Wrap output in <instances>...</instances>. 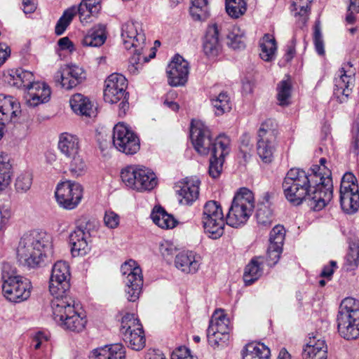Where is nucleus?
<instances>
[{
  "instance_id": "nucleus-51",
  "label": "nucleus",
  "mask_w": 359,
  "mask_h": 359,
  "mask_svg": "<svg viewBox=\"0 0 359 359\" xmlns=\"http://www.w3.org/2000/svg\"><path fill=\"white\" fill-rule=\"evenodd\" d=\"M225 156H219V154L211 155L209 165V174L213 178L218 177L222 170V165L224 161Z\"/></svg>"
},
{
  "instance_id": "nucleus-23",
  "label": "nucleus",
  "mask_w": 359,
  "mask_h": 359,
  "mask_svg": "<svg viewBox=\"0 0 359 359\" xmlns=\"http://www.w3.org/2000/svg\"><path fill=\"white\" fill-rule=\"evenodd\" d=\"M175 263L182 272L195 273L199 269L201 257L193 251L182 252L176 256Z\"/></svg>"
},
{
  "instance_id": "nucleus-39",
  "label": "nucleus",
  "mask_w": 359,
  "mask_h": 359,
  "mask_svg": "<svg viewBox=\"0 0 359 359\" xmlns=\"http://www.w3.org/2000/svg\"><path fill=\"white\" fill-rule=\"evenodd\" d=\"M210 100L217 116H221L231 109L230 97L226 92H221L218 95L212 97Z\"/></svg>"
},
{
  "instance_id": "nucleus-15",
  "label": "nucleus",
  "mask_w": 359,
  "mask_h": 359,
  "mask_svg": "<svg viewBox=\"0 0 359 359\" xmlns=\"http://www.w3.org/2000/svg\"><path fill=\"white\" fill-rule=\"evenodd\" d=\"M30 281L24 277L2 283V292L9 302L20 303L27 300L31 294Z\"/></svg>"
},
{
  "instance_id": "nucleus-33",
  "label": "nucleus",
  "mask_w": 359,
  "mask_h": 359,
  "mask_svg": "<svg viewBox=\"0 0 359 359\" xmlns=\"http://www.w3.org/2000/svg\"><path fill=\"white\" fill-rule=\"evenodd\" d=\"M137 176L140 179L136 183L137 191H144L153 189L157 184V180L155 173L150 169L144 166H140Z\"/></svg>"
},
{
  "instance_id": "nucleus-29",
  "label": "nucleus",
  "mask_w": 359,
  "mask_h": 359,
  "mask_svg": "<svg viewBox=\"0 0 359 359\" xmlns=\"http://www.w3.org/2000/svg\"><path fill=\"white\" fill-rule=\"evenodd\" d=\"M60 152L67 158L79 153V138L68 133H62L58 142Z\"/></svg>"
},
{
  "instance_id": "nucleus-47",
  "label": "nucleus",
  "mask_w": 359,
  "mask_h": 359,
  "mask_svg": "<svg viewBox=\"0 0 359 359\" xmlns=\"http://www.w3.org/2000/svg\"><path fill=\"white\" fill-rule=\"evenodd\" d=\"M225 7L229 16L238 18L246 11V2L245 0H225Z\"/></svg>"
},
{
  "instance_id": "nucleus-20",
  "label": "nucleus",
  "mask_w": 359,
  "mask_h": 359,
  "mask_svg": "<svg viewBox=\"0 0 359 359\" xmlns=\"http://www.w3.org/2000/svg\"><path fill=\"white\" fill-rule=\"evenodd\" d=\"M20 112V104L15 98L0 94V124L15 122Z\"/></svg>"
},
{
  "instance_id": "nucleus-48",
  "label": "nucleus",
  "mask_w": 359,
  "mask_h": 359,
  "mask_svg": "<svg viewBox=\"0 0 359 359\" xmlns=\"http://www.w3.org/2000/svg\"><path fill=\"white\" fill-rule=\"evenodd\" d=\"M140 328H142V326L140 324V320L135 318L133 314L126 313L122 317L121 327V333L122 336H125V334L128 332H131L135 330H140Z\"/></svg>"
},
{
  "instance_id": "nucleus-59",
  "label": "nucleus",
  "mask_w": 359,
  "mask_h": 359,
  "mask_svg": "<svg viewBox=\"0 0 359 359\" xmlns=\"http://www.w3.org/2000/svg\"><path fill=\"white\" fill-rule=\"evenodd\" d=\"M11 176V165L4 157L0 156V177L2 181L10 184Z\"/></svg>"
},
{
  "instance_id": "nucleus-28",
  "label": "nucleus",
  "mask_w": 359,
  "mask_h": 359,
  "mask_svg": "<svg viewBox=\"0 0 359 359\" xmlns=\"http://www.w3.org/2000/svg\"><path fill=\"white\" fill-rule=\"evenodd\" d=\"M5 81L11 86L27 89L34 81V74L29 71L18 69L6 75Z\"/></svg>"
},
{
  "instance_id": "nucleus-37",
  "label": "nucleus",
  "mask_w": 359,
  "mask_h": 359,
  "mask_svg": "<svg viewBox=\"0 0 359 359\" xmlns=\"http://www.w3.org/2000/svg\"><path fill=\"white\" fill-rule=\"evenodd\" d=\"M270 350L263 344L250 343L245 346L243 359H269Z\"/></svg>"
},
{
  "instance_id": "nucleus-36",
  "label": "nucleus",
  "mask_w": 359,
  "mask_h": 359,
  "mask_svg": "<svg viewBox=\"0 0 359 359\" xmlns=\"http://www.w3.org/2000/svg\"><path fill=\"white\" fill-rule=\"evenodd\" d=\"M207 330L210 332L222 331L230 332V320L224 313V310H216L212 316Z\"/></svg>"
},
{
  "instance_id": "nucleus-26",
  "label": "nucleus",
  "mask_w": 359,
  "mask_h": 359,
  "mask_svg": "<svg viewBox=\"0 0 359 359\" xmlns=\"http://www.w3.org/2000/svg\"><path fill=\"white\" fill-rule=\"evenodd\" d=\"M126 351L121 344H114L92 351L89 359H125Z\"/></svg>"
},
{
  "instance_id": "nucleus-3",
  "label": "nucleus",
  "mask_w": 359,
  "mask_h": 359,
  "mask_svg": "<svg viewBox=\"0 0 359 359\" xmlns=\"http://www.w3.org/2000/svg\"><path fill=\"white\" fill-rule=\"evenodd\" d=\"M121 37L124 48L133 50L128 69L130 74H136L142 65L149 60V58L144 55L148 48L142 24L133 20L126 22L121 26Z\"/></svg>"
},
{
  "instance_id": "nucleus-41",
  "label": "nucleus",
  "mask_w": 359,
  "mask_h": 359,
  "mask_svg": "<svg viewBox=\"0 0 359 359\" xmlns=\"http://www.w3.org/2000/svg\"><path fill=\"white\" fill-rule=\"evenodd\" d=\"M123 339L133 350L139 351L144 346L145 338L142 328H140V330H135L131 332H126L125 336H123Z\"/></svg>"
},
{
  "instance_id": "nucleus-58",
  "label": "nucleus",
  "mask_w": 359,
  "mask_h": 359,
  "mask_svg": "<svg viewBox=\"0 0 359 359\" xmlns=\"http://www.w3.org/2000/svg\"><path fill=\"white\" fill-rule=\"evenodd\" d=\"M353 186H358L356 177L351 172L345 173L341 179L339 191L352 190Z\"/></svg>"
},
{
  "instance_id": "nucleus-2",
  "label": "nucleus",
  "mask_w": 359,
  "mask_h": 359,
  "mask_svg": "<svg viewBox=\"0 0 359 359\" xmlns=\"http://www.w3.org/2000/svg\"><path fill=\"white\" fill-rule=\"evenodd\" d=\"M51 254L52 238L44 231H33L25 233L17 248L18 261L29 269L41 267L45 259Z\"/></svg>"
},
{
  "instance_id": "nucleus-17",
  "label": "nucleus",
  "mask_w": 359,
  "mask_h": 359,
  "mask_svg": "<svg viewBox=\"0 0 359 359\" xmlns=\"http://www.w3.org/2000/svg\"><path fill=\"white\" fill-rule=\"evenodd\" d=\"M166 73L169 85L184 86L188 79L189 64L181 55H176L168 65Z\"/></svg>"
},
{
  "instance_id": "nucleus-1",
  "label": "nucleus",
  "mask_w": 359,
  "mask_h": 359,
  "mask_svg": "<svg viewBox=\"0 0 359 359\" xmlns=\"http://www.w3.org/2000/svg\"><path fill=\"white\" fill-rule=\"evenodd\" d=\"M326 175H318L316 168L311 174L300 168L290 169L282 184L286 199L295 205L308 201L314 210H322L332 198L331 172Z\"/></svg>"
},
{
  "instance_id": "nucleus-56",
  "label": "nucleus",
  "mask_w": 359,
  "mask_h": 359,
  "mask_svg": "<svg viewBox=\"0 0 359 359\" xmlns=\"http://www.w3.org/2000/svg\"><path fill=\"white\" fill-rule=\"evenodd\" d=\"M120 223V217L111 210H107L104 213V224L109 229H116Z\"/></svg>"
},
{
  "instance_id": "nucleus-55",
  "label": "nucleus",
  "mask_w": 359,
  "mask_h": 359,
  "mask_svg": "<svg viewBox=\"0 0 359 359\" xmlns=\"http://www.w3.org/2000/svg\"><path fill=\"white\" fill-rule=\"evenodd\" d=\"M207 339L209 344L216 348L226 345L229 339V335H224L222 339L215 335V331L209 332V330H207Z\"/></svg>"
},
{
  "instance_id": "nucleus-62",
  "label": "nucleus",
  "mask_w": 359,
  "mask_h": 359,
  "mask_svg": "<svg viewBox=\"0 0 359 359\" xmlns=\"http://www.w3.org/2000/svg\"><path fill=\"white\" fill-rule=\"evenodd\" d=\"M0 226L2 228L10 217V203L8 201L3 203H0Z\"/></svg>"
},
{
  "instance_id": "nucleus-21",
  "label": "nucleus",
  "mask_w": 359,
  "mask_h": 359,
  "mask_svg": "<svg viewBox=\"0 0 359 359\" xmlns=\"http://www.w3.org/2000/svg\"><path fill=\"white\" fill-rule=\"evenodd\" d=\"M26 102L30 107H36L47 102L50 97V89L41 82H32L27 89Z\"/></svg>"
},
{
  "instance_id": "nucleus-49",
  "label": "nucleus",
  "mask_w": 359,
  "mask_h": 359,
  "mask_svg": "<svg viewBox=\"0 0 359 359\" xmlns=\"http://www.w3.org/2000/svg\"><path fill=\"white\" fill-rule=\"evenodd\" d=\"M69 170L73 177H79L83 175L87 170V165L85 161L79 155V154L72 156L70 158Z\"/></svg>"
},
{
  "instance_id": "nucleus-32",
  "label": "nucleus",
  "mask_w": 359,
  "mask_h": 359,
  "mask_svg": "<svg viewBox=\"0 0 359 359\" xmlns=\"http://www.w3.org/2000/svg\"><path fill=\"white\" fill-rule=\"evenodd\" d=\"M105 40V26L97 25L88 32L82 40V43L85 46L99 47L104 43Z\"/></svg>"
},
{
  "instance_id": "nucleus-13",
  "label": "nucleus",
  "mask_w": 359,
  "mask_h": 359,
  "mask_svg": "<svg viewBox=\"0 0 359 359\" xmlns=\"http://www.w3.org/2000/svg\"><path fill=\"white\" fill-rule=\"evenodd\" d=\"M112 144L118 151L127 155L134 154L140 149L137 136L122 123H118L114 127Z\"/></svg>"
},
{
  "instance_id": "nucleus-9",
  "label": "nucleus",
  "mask_w": 359,
  "mask_h": 359,
  "mask_svg": "<svg viewBox=\"0 0 359 359\" xmlns=\"http://www.w3.org/2000/svg\"><path fill=\"white\" fill-rule=\"evenodd\" d=\"M277 132L274 122L266 120L262 123L257 135V152L262 161L269 163L276 149Z\"/></svg>"
},
{
  "instance_id": "nucleus-16",
  "label": "nucleus",
  "mask_w": 359,
  "mask_h": 359,
  "mask_svg": "<svg viewBox=\"0 0 359 359\" xmlns=\"http://www.w3.org/2000/svg\"><path fill=\"white\" fill-rule=\"evenodd\" d=\"M128 83L126 77L120 74H111L104 81V100L106 102L114 104L120 101L126 93Z\"/></svg>"
},
{
  "instance_id": "nucleus-30",
  "label": "nucleus",
  "mask_w": 359,
  "mask_h": 359,
  "mask_svg": "<svg viewBox=\"0 0 359 359\" xmlns=\"http://www.w3.org/2000/svg\"><path fill=\"white\" fill-rule=\"evenodd\" d=\"M72 109L76 114L90 117L94 113L93 104L88 97L77 93L72 96L69 100Z\"/></svg>"
},
{
  "instance_id": "nucleus-5",
  "label": "nucleus",
  "mask_w": 359,
  "mask_h": 359,
  "mask_svg": "<svg viewBox=\"0 0 359 359\" xmlns=\"http://www.w3.org/2000/svg\"><path fill=\"white\" fill-rule=\"evenodd\" d=\"M51 307L53 319L64 329L77 332L84 329L87 321L79 311V304L72 297L53 299Z\"/></svg>"
},
{
  "instance_id": "nucleus-53",
  "label": "nucleus",
  "mask_w": 359,
  "mask_h": 359,
  "mask_svg": "<svg viewBox=\"0 0 359 359\" xmlns=\"http://www.w3.org/2000/svg\"><path fill=\"white\" fill-rule=\"evenodd\" d=\"M22 277L17 274L16 269L10 263L4 262L1 266V282L6 283Z\"/></svg>"
},
{
  "instance_id": "nucleus-54",
  "label": "nucleus",
  "mask_w": 359,
  "mask_h": 359,
  "mask_svg": "<svg viewBox=\"0 0 359 359\" xmlns=\"http://www.w3.org/2000/svg\"><path fill=\"white\" fill-rule=\"evenodd\" d=\"M313 42L317 53L322 55L325 53L324 43L323 40L320 21L317 20L314 26Z\"/></svg>"
},
{
  "instance_id": "nucleus-61",
  "label": "nucleus",
  "mask_w": 359,
  "mask_h": 359,
  "mask_svg": "<svg viewBox=\"0 0 359 359\" xmlns=\"http://www.w3.org/2000/svg\"><path fill=\"white\" fill-rule=\"evenodd\" d=\"M171 359H198L196 357L191 355L190 351L184 347L182 346L175 350L172 355Z\"/></svg>"
},
{
  "instance_id": "nucleus-38",
  "label": "nucleus",
  "mask_w": 359,
  "mask_h": 359,
  "mask_svg": "<svg viewBox=\"0 0 359 359\" xmlns=\"http://www.w3.org/2000/svg\"><path fill=\"white\" fill-rule=\"evenodd\" d=\"M190 14L194 20H205L210 15L209 0H191Z\"/></svg>"
},
{
  "instance_id": "nucleus-42",
  "label": "nucleus",
  "mask_w": 359,
  "mask_h": 359,
  "mask_svg": "<svg viewBox=\"0 0 359 359\" xmlns=\"http://www.w3.org/2000/svg\"><path fill=\"white\" fill-rule=\"evenodd\" d=\"M261 264L257 258H253L245 266L244 280L248 285L252 284L262 276L263 270Z\"/></svg>"
},
{
  "instance_id": "nucleus-64",
  "label": "nucleus",
  "mask_w": 359,
  "mask_h": 359,
  "mask_svg": "<svg viewBox=\"0 0 359 359\" xmlns=\"http://www.w3.org/2000/svg\"><path fill=\"white\" fill-rule=\"evenodd\" d=\"M176 251V248L169 242H165L160 246V252L164 257L172 256Z\"/></svg>"
},
{
  "instance_id": "nucleus-27",
  "label": "nucleus",
  "mask_w": 359,
  "mask_h": 359,
  "mask_svg": "<svg viewBox=\"0 0 359 359\" xmlns=\"http://www.w3.org/2000/svg\"><path fill=\"white\" fill-rule=\"evenodd\" d=\"M339 193L342 210L348 214L355 212L359 208L358 186H353L352 190L339 191Z\"/></svg>"
},
{
  "instance_id": "nucleus-10",
  "label": "nucleus",
  "mask_w": 359,
  "mask_h": 359,
  "mask_svg": "<svg viewBox=\"0 0 359 359\" xmlns=\"http://www.w3.org/2000/svg\"><path fill=\"white\" fill-rule=\"evenodd\" d=\"M121 271L124 278L125 292L128 301L134 302L140 297L143 285L141 268L133 259L121 265Z\"/></svg>"
},
{
  "instance_id": "nucleus-24",
  "label": "nucleus",
  "mask_w": 359,
  "mask_h": 359,
  "mask_svg": "<svg viewBox=\"0 0 359 359\" xmlns=\"http://www.w3.org/2000/svg\"><path fill=\"white\" fill-rule=\"evenodd\" d=\"M89 233L81 228H76L69 235L71 252L74 257L84 256L90 250L88 238Z\"/></svg>"
},
{
  "instance_id": "nucleus-44",
  "label": "nucleus",
  "mask_w": 359,
  "mask_h": 359,
  "mask_svg": "<svg viewBox=\"0 0 359 359\" xmlns=\"http://www.w3.org/2000/svg\"><path fill=\"white\" fill-rule=\"evenodd\" d=\"M76 15V11L75 6L66 9L56 23L55 28V34L58 36L62 35L70 25Z\"/></svg>"
},
{
  "instance_id": "nucleus-45",
  "label": "nucleus",
  "mask_w": 359,
  "mask_h": 359,
  "mask_svg": "<svg viewBox=\"0 0 359 359\" xmlns=\"http://www.w3.org/2000/svg\"><path fill=\"white\" fill-rule=\"evenodd\" d=\"M292 93L291 83L289 80L281 81L277 86V99L278 104L282 107L290 104Z\"/></svg>"
},
{
  "instance_id": "nucleus-22",
  "label": "nucleus",
  "mask_w": 359,
  "mask_h": 359,
  "mask_svg": "<svg viewBox=\"0 0 359 359\" xmlns=\"http://www.w3.org/2000/svg\"><path fill=\"white\" fill-rule=\"evenodd\" d=\"M309 341L302 352L303 359H327L325 341L318 334H310Z\"/></svg>"
},
{
  "instance_id": "nucleus-50",
  "label": "nucleus",
  "mask_w": 359,
  "mask_h": 359,
  "mask_svg": "<svg viewBox=\"0 0 359 359\" xmlns=\"http://www.w3.org/2000/svg\"><path fill=\"white\" fill-rule=\"evenodd\" d=\"M32 174L25 172L20 174L15 180V187L18 193H25L31 188L32 184Z\"/></svg>"
},
{
  "instance_id": "nucleus-6",
  "label": "nucleus",
  "mask_w": 359,
  "mask_h": 359,
  "mask_svg": "<svg viewBox=\"0 0 359 359\" xmlns=\"http://www.w3.org/2000/svg\"><path fill=\"white\" fill-rule=\"evenodd\" d=\"M339 334L347 340L359 337V300L346 297L340 304L337 317Z\"/></svg>"
},
{
  "instance_id": "nucleus-19",
  "label": "nucleus",
  "mask_w": 359,
  "mask_h": 359,
  "mask_svg": "<svg viewBox=\"0 0 359 359\" xmlns=\"http://www.w3.org/2000/svg\"><path fill=\"white\" fill-rule=\"evenodd\" d=\"M222 25L213 23L209 25L203 39V51L208 56H216L221 50L222 45L220 35L222 30Z\"/></svg>"
},
{
  "instance_id": "nucleus-14",
  "label": "nucleus",
  "mask_w": 359,
  "mask_h": 359,
  "mask_svg": "<svg viewBox=\"0 0 359 359\" xmlns=\"http://www.w3.org/2000/svg\"><path fill=\"white\" fill-rule=\"evenodd\" d=\"M351 62L344 63L334 79V95L340 102L346 101L352 91L354 72Z\"/></svg>"
},
{
  "instance_id": "nucleus-4",
  "label": "nucleus",
  "mask_w": 359,
  "mask_h": 359,
  "mask_svg": "<svg viewBox=\"0 0 359 359\" xmlns=\"http://www.w3.org/2000/svg\"><path fill=\"white\" fill-rule=\"evenodd\" d=\"M192 144L201 155L219 154V156L229 153L230 140L226 135H219L213 140L208 128L201 121H192L190 128Z\"/></svg>"
},
{
  "instance_id": "nucleus-46",
  "label": "nucleus",
  "mask_w": 359,
  "mask_h": 359,
  "mask_svg": "<svg viewBox=\"0 0 359 359\" xmlns=\"http://www.w3.org/2000/svg\"><path fill=\"white\" fill-rule=\"evenodd\" d=\"M256 218L258 226L260 229H269L273 222V215L271 209L265 205H262L259 207Z\"/></svg>"
},
{
  "instance_id": "nucleus-40",
  "label": "nucleus",
  "mask_w": 359,
  "mask_h": 359,
  "mask_svg": "<svg viewBox=\"0 0 359 359\" xmlns=\"http://www.w3.org/2000/svg\"><path fill=\"white\" fill-rule=\"evenodd\" d=\"M227 44L233 49L245 47V32L238 26H232L227 34Z\"/></svg>"
},
{
  "instance_id": "nucleus-43",
  "label": "nucleus",
  "mask_w": 359,
  "mask_h": 359,
  "mask_svg": "<svg viewBox=\"0 0 359 359\" xmlns=\"http://www.w3.org/2000/svg\"><path fill=\"white\" fill-rule=\"evenodd\" d=\"M140 165L127 166L121 170V177L123 182L128 187L137 190L136 183L140 180L137 176Z\"/></svg>"
},
{
  "instance_id": "nucleus-31",
  "label": "nucleus",
  "mask_w": 359,
  "mask_h": 359,
  "mask_svg": "<svg viewBox=\"0 0 359 359\" xmlns=\"http://www.w3.org/2000/svg\"><path fill=\"white\" fill-rule=\"evenodd\" d=\"M312 1L313 0H292L291 12L300 27L305 25L309 19Z\"/></svg>"
},
{
  "instance_id": "nucleus-35",
  "label": "nucleus",
  "mask_w": 359,
  "mask_h": 359,
  "mask_svg": "<svg viewBox=\"0 0 359 359\" xmlns=\"http://www.w3.org/2000/svg\"><path fill=\"white\" fill-rule=\"evenodd\" d=\"M154 224L162 229H172L176 225V220L161 207H155L151 214Z\"/></svg>"
},
{
  "instance_id": "nucleus-57",
  "label": "nucleus",
  "mask_w": 359,
  "mask_h": 359,
  "mask_svg": "<svg viewBox=\"0 0 359 359\" xmlns=\"http://www.w3.org/2000/svg\"><path fill=\"white\" fill-rule=\"evenodd\" d=\"M283 247L269 244L267 250V262L269 265L273 266L278 262Z\"/></svg>"
},
{
  "instance_id": "nucleus-34",
  "label": "nucleus",
  "mask_w": 359,
  "mask_h": 359,
  "mask_svg": "<svg viewBox=\"0 0 359 359\" xmlns=\"http://www.w3.org/2000/svg\"><path fill=\"white\" fill-rule=\"evenodd\" d=\"M260 57L271 62L275 59L277 46L275 39L270 34H265L259 41Z\"/></svg>"
},
{
  "instance_id": "nucleus-63",
  "label": "nucleus",
  "mask_w": 359,
  "mask_h": 359,
  "mask_svg": "<svg viewBox=\"0 0 359 359\" xmlns=\"http://www.w3.org/2000/svg\"><path fill=\"white\" fill-rule=\"evenodd\" d=\"M79 5L94 13H98L101 8L100 0H82Z\"/></svg>"
},
{
  "instance_id": "nucleus-25",
  "label": "nucleus",
  "mask_w": 359,
  "mask_h": 359,
  "mask_svg": "<svg viewBox=\"0 0 359 359\" xmlns=\"http://www.w3.org/2000/svg\"><path fill=\"white\" fill-rule=\"evenodd\" d=\"M200 181L197 177L187 178L182 182L179 195L182 197L180 203L189 205L196 201L199 196Z\"/></svg>"
},
{
  "instance_id": "nucleus-12",
  "label": "nucleus",
  "mask_w": 359,
  "mask_h": 359,
  "mask_svg": "<svg viewBox=\"0 0 359 359\" xmlns=\"http://www.w3.org/2000/svg\"><path fill=\"white\" fill-rule=\"evenodd\" d=\"M83 193V187L79 183L67 180L57 184L55 196L60 207L73 210L81 203Z\"/></svg>"
},
{
  "instance_id": "nucleus-60",
  "label": "nucleus",
  "mask_w": 359,
  "mask_h": 359,
  "mask_svg": "<svg viewBox=\"0 0 359 359\" xmlns=\"http://www.w3.org/2000/svg\"><path fill=\"white\" fill-rule=\"evenodd\" d=\"M76 14L79 15L80 21L82 24H87L93 20V17L97 13L90 12V10L81 7V6H76Z\"/></svg>"
},
{
  "instance_id": "nucleus-18",
  "label": "nucleus",
  "mask_w": 359,
  "mask_h": 359,
  "mask_svg": "<svg viewBox=\"0 0 359 359\" xmlns=\"http://www.w3.org/2000/svg\"><path fill=\"white\" fill-rule=\"evenodd\" d=\"M83 69L74 65H65L55 74L54 80L62 88L70 90L79 84L83 79Z\"/></svg>"
},
{
  "instance_id": "nucleus-11",
  "label": "nucleus",
  "mask_w": 359,
  "mask_h": 359,
  "mask_svg": "<svg viewBox=\"0 0 359 359\" xmlns=\"http://www.w3.org/2000/svg\"><path fill=\"white\" fill-rule=\"evenodd\" d=\"M70 269L67 262L57 261L52 268L49 291L54 299L65 298L67 297L66 292L70 287Z\"/></svg>"
},
{
  "instance_id": "nucleus-7",
  "label": "nucleus",
  "mask_w": 359,
  "mask_h": 359,
  "mask_svg": "<svg viewBox=\"0 0 359 359\" xmlns=\"http://www.w3.org/2000/svg\"><path fill=\"white\" fill-rule=\"evenodd\" d=\"M255 208L253 193L247 188H241L235 194L226 217V223L238 228L245 224Z\"/></svg>"
},
{
  "instance_id": "nucleus-52",
  "label": "nucleus",
  "mask_w": 359,
  "mask_h": 359,
  "mask_svg": "<svg viewBox=\"0 0 359 359\" xmlns=\"http://www.w3.org/2000/svg\"><path fill=\"white\" fill-rule=\"evenodd\" d=\"M285 236V230L281 225L275 226L270 232L269 244L283 247Z\"/></svg>"
},
{
  "instance_id": "nucleus-8",
  "label": "nucleus",
  "mask_w": 359,
  "mask_h": 359,
  "mask_svg": "<svg viewBox=\"0 0 359 359\" xmlns=\"http://www.w3.org/2000/svg\"><path fill=\"white\" fill-rule=\"evenodd\" d=\"M201 223L204 231L212 239H218L224 231V218L219 203L209 201L205 203L201 215Z\"/></svg>"
}]
</instances>
